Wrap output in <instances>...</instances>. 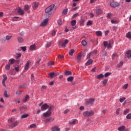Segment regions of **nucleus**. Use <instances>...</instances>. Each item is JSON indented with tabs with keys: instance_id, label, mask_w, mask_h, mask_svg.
Here are the masks:
<instances>
[{
	"instance_id": "nucleus-1",
	"label": "nucleus",
	"mask_w": 131,
	"mask_h": 131,
	"mask_svg": "<svg viewBox=\"0 0 131 131\" xmlns=\"http://www.w3.org/2000/svg\"><path fill=\"white\" fill-rule=\"evenodd\" d=\"M54 8H55V5H51L45 9V13L48 15H52V14H53V10H54Z\"/></svg>"
},
{
	"instance_id": "nucleus-2",
	"label": "nucleus",
	"mask_w": 131,
	"mask_h": 131,
	"mask_svg": "<svg viewBox=\"0 0 131 131\" xmlns=\"http://www.w3.org/2000/svg\"><path fill=\"white\" fill-rule=\"evenodd\" d=\"M94 114H95L94 111H93V110H91L90 111H85L82 113V115L85 117H90L94 115Z\"/></svg>"
},
{
	"instance_id": "nucleus-3",
	"label": "nucleus",
	"mask_w": 131,
	"mask_h": 131,
	"mask_svg": "<svg viewBox=\"0 0 131 131\" xmlns=\"http://www.w3.org/2000/svg\"><path fill=\"white\" fill-rule=\"evenodd\" d=\"M13 120H14V119L13 118H9L8 119V122H9V126L11 127H16V126L17 125V121H15V122H13Z\"/></svg>"
},
{
	"instance_id": "nucleus-4",
	"label": "nucleus",
	"mask_w": 131,
	"mask_h": 131,
	"mask_svg": "<svg viewBox=\"0 0 131 131\" xmlns=\"http://www.w3.org/2000/svg\"><path fill=\"white\" fill-rule=\"evenodd\" d=\"M52 108H53V105L49 106L47 104H44L42 105V106H41V111H43L45 110L48 109V111H52Z\"/></svg>"
},
{
	"instance_id": "nucleus-5",
	"label": "nucleus",
	"mask_w": 131,
	"mask_h": 131,
	"mask_svg": "<svg viewBox=\"0 0 131 131\" xmlns=\"http://www.w3.org/2000/svg\"><path fill=\"white\" fill-rule=\"evenodd\" d=\"M95 13L97 16H99V15H101L103 13V10L100 7H97L95 10Z\"/></svg>"
},
{
	"instance_id": "nucleus-6",
	"label": "nucleus",
	"mask_w": 131,
	"mask_h": 131,
	"mask_svg": "<svg viewBox=\"0 0 131 131\" xmlns=\"http://www.w3.org/2000/svg\"><path fill=\"white\" fill-rule=\"evenodd\" d=\"M48 23H49V18H46L41 23L40 25L41 27H45L48 25Z\"/></svg>"
},
{
	"instance_id": "nucleus-7",
	"label": "nucleus",
	"mask_w": 131,
	"mask_h": 131,
	"mask_svg": "<svg viewBox=\"0 0 131 131\" xmlns=\"http://www.w3.org/2000/svg\"><path fill=\"white\" fill-rule=\"evenodd\" d=\"M103 45L105 48H107V49H111V48H112L111 43H110V42H108L107 41H105L103 42Z\"/></svg>"
},
{
	"instance_id": "nucleus-8",
	"label": "nucleus",
	"mask_w": 131,
	"mask_h": 131,
	"mask_svg": "<svg viewBox=\"0 0 131 131\" xmlns=\"http://www.w3.org/2000/svg\"><path fill=\"white\" fill-rule=\"evenodd\" d=\"M51 115H52V111H48L43 114V117L45 118L49 117Z\"/></svg>"
},
{
	"instance_id": "nucleus-9",
	"label": "nucleus",
	"mask_w": 131,
	"mask_h": 131,
	"mask_svg": "<svg viewBox=\"0 0 131 131\" xmlns=\"http://www.w3.org/2000/svg\"><path fill=\"white\" fill-rule=\"evenodd\" d=\"M94 101L95 100L93 98H90L85 101V104H86V105L93 104Z\"/></svg>"
},
{
	"instance_id": "nucleus-10",
	"label": "nucleus",
	"mask_w": 131,
	"mask_h": 131,
	"mask_svg": "<svg viewBox=\"0 0 131 131\" xmlns=\"http://www.w3.org/2000/svg\"><path fill=\"white\" fill-rule=\"evenodd\" d=\"M17 11L19 15H24V10L21 8H17Z\"/></svg>"
},
{
	"instance_id": "nucleus-11",
	"label": "nucleus",
	"mask_w": 131,
	"mask_h": 131,
	"mask_svg": "<svg viewBox=\"0 0 131 131\" xmlns=\"http://www.w3.org/2000/svg\"><path fill=\"white\" fill-rule=\"evenodd\" d=\"M110 5L113 8H116V7H118V6H119V3L113 2L110 3Z\"/></svg>"
},
{
	"instance_id": "nucleus-12",
	"label": "nucleus",
	"mask_w": 131,
	"mask_h": 131,
	"mask_svg": "<svg viewBox=\"0 0 131 131\" xmlns=\"http://www.w3.org/2000/svg\"><path fill=\"white\" fill-rule=\"evenodd\" d=\"M38 6H39L38 2H34L32 5L33 10H36V8H38Z\"/></svg>"
},
{
	"instance_id": "nucleus-13",
	"label": "nucleus",
	"mask_w": 131,
	"mask_h": 131,
	"mask_svg": "<svg viewBox=\"0 0 131 131\" xmlns=\"http://www.w3.org/2000/svg\"><path fill=\"white\" fill-rule=\"evenodd\" d=\"M50 77H51V78H53L55 77V76H57L58 74L57 73H55V72H51L50 73Z\"/></svg>"
},
{
	"instance_id": "nucleus-14",
	"label": "nucleus",
	"mask_w": 131,
	"mask_h": 131,
	"mask_svg": "<svg viewBox=\"0 0 131 131\" xmlns=\"http://www.w3.org/2000/svg\"><path fill=\"white\" fill-rule=\"evenodd\" d=\"M126 54L127 55L128 59L131 58V50H128L127 52H126Z\"/></svg>"
},
{
	"instance_id": "nucleus-15",
	"label": "nucleus",
	"mask_w": 131,
	"mask_h": 131,
	"mask_svg": "<svg viewBox=\"0 0 131 131\" xmlns=\"http://www.w3.org/2000/svg\"><path fill=\"white\" fill-rule=\"evenodd\" d=\"M69 40H68V39H66L64 40V42L62 43L61 44V47L62 48H65V47H66V43H68Z\"/></svg>"
},
{
	"instance_id": "nucleus-16",
	"label": "nucleus",
	"mask_w": 131,
	"mask_h": 131,
	"mask_svg": "<svg viewBox=\"0 0 131 131\" xmlns=\"http://www.w3.org/2000/svg\"><path fill=\"white\" fill-rule=\"evenodd\" d=\"M82 52H79V54H78V56H77V60L80 61L81 59V57H82Z\"/></svg>"
},
{
	"instance_id": "nucleus-17",
	"label": "nucleus",
	"mask_w": 131,
	"mask_h": 131,
	"mask_svg": "<svg viewBox=\"0 0 131 131\" xmlns=\"http://www.w3.org/2000/svg\"><path fill=\"white\" fill-rule=\"evenodd\" d=\"M65 76H71L72 75V72L71 71H66L64 72Z\"/></svg>"
},
{
	"instance_id": "nucleus-18",
	"label": "nucleus",
	"mask_w": 131,
	"mask_h": 131,
	"mask_svg": "<svg viewBox=\"0 0 131 131\" xmlns=\"http://www.w3.org/2000/svg\"><path fill=\"white\" fill-rule=\"evenodd\" d=\"M95 34L97 35V36H102L103 35V34L102 33V31H97L95 32Z\"/></svg>"
},
{
	"instance_id": "nucleus-19",
	"label": "nucleus",
	"mask_w": 131,
	"mask_h": 131,
	"mask_svg": "<svg viewBox=\"0 0 131 131\" xmlns=\"http://www.w3.org/2000/svg\"><path fill=\"white\" fill-rule=\"evenodd\" d=\"M52 131H60V128L57 126H55L52 127Z\"/></svg>"
},
{
	"instance_id": "nucleus-20",
	"label": "nucleus",
	"mask_w": 131,
	"mask_h": 131,
	"mask_svg": "<svg viewBox=\"0 0 131 131\" xmlns=\"http://www.w3.org/2000/svg\"><path fill=\"white\" fill-rule=\"evenodd\" d=\"M92 63H93V60L90 59L88 61H87L86 63H85V66H88L91 65Z\"/></svg>"
},
{
	"instance_id": "nucleus-21",
	"label": "nucleus",
	"mask_w": 131,
	"mask_h": 131,
	"mask_svg": "<svg viewBox=\"0 0 131 131\" xmlns=\"http://www.w3.org/2000/svg\"><path fill=\"white\" fill-rule=\"evenodd\" d=\"M81 44L83 47H86L88 46V43L85 40H82L81 41Z\"/></svg>"
},
{
	"instance_id": "nucleus-22",
	"label": "nucleus",
	"mask_w": 131,
	"mask_h": 131,
	"mask_svg": "<svg viewBox=\"0 0 131 131\" xmlns=\"http://www.w3.org/2000/svg\"><path fill=\"white\" fill-rule=\"evenodd\" d=\"M125 129V126H121L118 128V131H124Z\"/></svg>"
},
{
	"instance_id": "nucleus-23",
	"label": "nucleus",
	"mask_w": 131,
	"mask_h": 131,
	"mask_svg": "<svg viewBox=\"0 0 131 131\" xmlns=\"http://www.w3.org/2000/svg\"><path fill=\"white\" fill-rule=\"evenodd\" d=\"M9 64L13 65L15 62V59L13 58L9 59Z\"/></svg>"
},
{
	"instance_id": "nucleus-24",
	"label": "nucleus",
	"mask_w": 131,
	"mask_h": 131,
	"mask_svg": "<svg viewBox=\"0 0 131 131\" xmlns=\"http://www.w3.org/2000/svg\"><path fill=\"white\" fill-rule=\"evenodd\" d=\"M29 8H30V6L26 5L25 6L24 8V11H28V10H29Z\"/></svg>"
},
{
	"instance_id": "nucleus-25",
	"label": "nucleus",
	"mask_w": 131,
	"mask_h": 131,
	"mask_svg": "<svg viewBox=\"0 0 131 131\" xmlns=\"http://www.w3.org/2000/svg\"><path fill=\"white\" fill-rule=\"evenodd\" d=\"M126 37H127V38H129V39H131L130 32H129L126 34Z\"/></svg>"
},
{
	"instance_id": "nucleus-26",
	"label": "nucleus",
	"mask_w": 131,
	"mask_h": 131,
	"mask_svg": "<svg viewBox=\"0 0 131 131\" xmlns=\"http://www.w3.org/2000/svg\"><path fill=\"white\" fill-rule=\"evenodd\" d=\"M103 77H104L103 74H101L100 75H97V76L96 77V78H97L98 79H100Z\"/></svg>"
},
{
	"instance_id": "nucleus-27",
	"label": "nucleus",
	"mask_w": 131,
	"mask_h": 131,
	"mask_svg": "<svg viewBox=\"0 0 131 131\" xmlns=\"http://www.w3.org/2000/svg\"><path fill=\"white\" fill-rule=\"evenodd\" d=\"M70 125H74L76 124V120H72V121L69 122Z\"/></svg>"
},
{
	"instance_id": "nucleus-28",
	"label": "nucleus",
	"mask_w": 131,
	"mask_h": 131,
	"mask_svg": "<svg viewBox=\"0 0 131 131\" xmlns=\"http://www.w3.org/2000/svg\"><path fill=\"white\" fill-rule=\"evenodd\" d=\"M57 57L60 60H63L64 58V56L62 54H58V55H57Z\"/></svg>"
},
{
	"instance_id": "nucleus-29",
	"label": "nucleus",
	"mask_w": 131,
	"mask_h": 131,
	"mask_svg": "<svg viewBox=\"0 0 131 131\" xmlns=\"http://www.w3.org/2000/svg\"><path fill=\"white\" fill-rule=\"evenodd\" d=\"M29 61H27L26 65H25V70H27L29 69Z\"/></svg>"
},
{
	"instance_id": "nucleus-30",
	"label": "nucleus",
	"mask_w": 131,
	"mask_h": 131,
	"mask_svg": "<svg viewBox=\"0 0 131 131\" xmlns=\"http://www.w3.org/2000/svg\"><path fill=\"white\" fill-rule=\"evenodd\" d=\"M36 49V45H33L30 47V50H35Z\"/></svg>"
},
{
	"instance_id": "nucleus-31",
	"label": "nucleus",
	"mask_w": 131,
	"mask_h": 131,
	"mask_svg": "<svg viewBox=\"0 0 131 131\" xmlns=\"http://www.w3.org/2000/svg\"><path fill=\"white\" fill-rule=\"evenodd\" d=\"M29 99V95H26L25 99H23V102L26 103V102H27L28 100Z\"/></svg>"
},
{
	"instance_id": "nucleus-32",
	"label": "nucleus",
	"mask_w": 131,
	"mask_h": 131,
	"mask_svg": "<svg viewBox=\"0 0 131 131\" xmlns=\"http://www.w3.org/2000/svg\"><path fill=\"white\" fill-rule=\"evenodd\" d=\"M71 24L72 26H75V25H76V20H72L71 22Z\"/></svg>"
},
{
	"instance_id": "nucleus-33",
	"label": "nucleus",
	"mask_w": 131,
	"mask_h": 131,
	"mask_svg": "<svg viewBox=\"0 0 131 131\" xmlns=\"http://www.w3.org/2000/svg\"><path fill=\"white\" fill-rule=\"evenodd\" d=\"M129 112H130V109H126L124 111V115H126Z\"/></svg>"
},
{
	"instance_id": "nucleus-34",
	"label": "nucleus",
	"mask_w": 131,
	"mask_h": 131,
	"mask_svg": "<svg viewBox=\"0 0 131 131\" xmlns=\"http://www.w3.org/2000/svg\"><path fill=\"white\" fill-rule=\"evenodd\" d=\"M28 117H29V114H23L21 115V119L26 118Z\"/></svg>"
},
{
	"instance_id": "nucleus-35",
	"label": "nucleus",
	"mask_w": 131,
	"mask_h": 131,
	"mask_svg": "<svg viewBox=\"0 0 131 131\" xmlns=\"http://www.w3.org/2000/svg\"><path fill=\"white\" fill-rule=\"evenodd\" d=\"M123 66V61H120L119 63H118V65H117V67L118 68H120Z\"/></svg>"
},
{
	"instance_id": "nucleus-36",
	"label": "nucleus",
	"mask_w": 131,
	"mask_h": 131,
	"mask_svg": "<svg viewBox=\"0 0 131 131\" xmlns=\"http://www.w3.org/2000/svg\"><path fill=\"white\" fill-rule=\"evenodd\" d=\"M111 22L112 24H118V23H119V20H111Z\"/></svg>"
},
{
	"instance_id": "nucleus-37",
	"label": "nucleus",
	"mask_w": 131,
	"mask_h": 131,
	"mask_svg": "<svg viewBox=\"0 0 131 131\" xmlns=\"http://www.w3.org/2000/svg\"><path fill=\"white\" fill-rule=\"evenodd\" d=\"M4 97L5 98H9V95L7 94V90H5V91H4Z\"/></svg>"
},
{
	"instance_id": "nucleus-38",
	"label": "nucleus",
	"mask_w": 131,
	"mask_h": 131,
	"mask_svg": "<svg viewBox=\"0 0 131 131\" xmlns=\"http://www.w3.org/2000/svg\"><path fill=\"white\" fill-rule=\"evenodd\" d=\"M73 80H74V78L73 77H69L68 78V82H72Z\"/></svg>"
},
{
	"instance_id": "nucleus-39",
	"label": "nucleus",
	"mask_w": 131,
	"mask_h": 131,
	"mask_svg": "<svg viewBox=\"0 0 131 131\" xmlns=\"http://www.w3.org/2000/svg\"><path fill=\"white\" fill-rule=\"evenodd\" d=\"M68 13V9H65L62 12L63 15H66Z\"/></svg>"
},
{
	"instance_id": "nucleus-40",
	"label": "nucleus",
	"mask_w": 131,
	"mask_h": 131,
	"mask_svg": "<svg viewBox=\"0 0 131 131\" xmlns=\"http://www.w3.org/2000/svg\"><path fill=\"white\" fill-rule=\"evenodd\" d=\"M74 52L75 51L74 50H72L69 52V55L72 56Z\"/></svg>"
},
{
	"instance_id": "nucleus-41",
	"label": "nucleus",
	"mask_w": 131,
	"mask_h": 131,
	"mask_svg": "<svg viewBox=\"0 0 131 131\" xmlns=\"http://www.w3.org/2000/svg\"><path fill=\"white\" fill-rule=\"evenodd\" d=\"M10 64L8 63L7 64V66H6L5 69L7 70H9L10 69Z\"/></svg>"
},
{
	"instance_id": "nucleus-42",
	"label": "nucleus",
	"mask_w": 131,
	"mask_h": 131,
	"mask_svg": "<svg viewBox=\"0 0 131 131\" xmlns=\"http://www.w3.org/2000/svg\"><path fill=\"white\" fill-rule=\"evenodd\" d=\"M3 77H4V79L2 81H6L7 79V75L5 74L3 75Z\"/></svg>"
},
{
	"instance_id": "nucleus-43",
	"label": "nucleus",
	"mask_w": 131,
	"mask_h": 131,
	"mask_svg": "<svg viewBox=\"0 0 131 131\" xmlns=\"http://www.w3.org/2000/svg\"><path fill=\"white\" fill-rule=\"evenodd\" d=\"M111 75V73L110 72H107L105 74H104V77H107L108 76H109L110 75Z\"/></svg>"
},
{
	"instance_id": "nucleus-44",
	"label": "nucleus",
	"mask_w": 131,
	"mask_h": 131,
	"mask_svg": "<svg viewBox=\"0 0 131 131\" xmlns=\"http://www.w3.org/2000/svg\"><path fill=\"white\" fill-rule=\"evenodd\" d=\"M126 99L125 97H122V98H120V102L121 103H123V102H124Z\"/></svg>"
},
{
	"instance_id": "nucleus-45",
	"label": "nucleus",
	"mask_w": 131,
	"mask_h": 131,
	"mask_svg": "<svg viewBox=\"0 0 131 131\" xmlns=\"http://www.w3.org/2000/svg\"><path fill=\"white\" fill-rule=\"evenodd\" d=\"M24 39H23L22 37H18V42H23V41H24Z\"/></svg>"
},
{
	"instance_id": "nucleus-46",
	"label": "nucleus",
	"mask_w": 131,
	"mask_h": 131,
	"mask_svg": "<svg viewBox=\"0 0 131 131\" xmlns=\"http://www.w3.org/2000/svg\"><path fill=\"white\" fill-rule=\"evenodd\" d=\"M11 38H12V36L7 35L6 37V40H10V39H11Z\"/></svg>"
},
{
	"instance_id": "nucleus-47",
	"label": "nucleus",
	"mask_w": 131,
	"mask_h": 131,
	"mask_svg": "<svg viewBox=\"0 0 131 131\" xmlns=\"http://www.w3.org/2000/svg\"><path fill=\"white\" fill-rule=\"evenodd\" d=\"M127 119H131V113H129L127 114V116L126 117Z\"/></svg>"
},
{
	"instance_id": "nucleus-48",
	"label": "nucleus",
	"mask_w": 131,
	"mask_h": 131,
	"mask_svg": "<svg viewBox=\"0 0 131 131\" xmlns=\"http://www.w3.org/2000/svg\"><path fill=\"white\" fill-rule=\"evenodd\" d=\"M108 82V80L105 79L102 81L103 85H105L106 84L107 82Z\"/></svg>"
},
{
	"instance_id": "nucleus-49",
	"label": "nucleus",
	"mask_w": 131,
	"mask_h": 131,
	"mask_svg": "<svg viewBox=\"0 0 131 131\" xmlns=\"http://www.w3.org/2000/svg\"><path fill=\"white\" fill-rule=\"evenodd\" d=\"M93 24V22L91 21V20H88L87 22L86 25L89 26V25H92Z\"/></svg>"
},
{
	"instance_id": "nucleus-50",
	"label": "nucleus",
	"mask_w": 131,
	"mask_h": 131,
	"mask_svg": "<svg viewBox=\"0 0 131 131\" xmlns=\"http://www.w3.org/2000/svg\"><path fill=\"white\" fill-rule=\"evenodd\" d=\"M30 128H35L36 127V124H32L30 125Z\"/></svg>"
},
{
	"instance_id": "nucleus-51",
	"label": "nucleus",
	"mask_w": 131,
	"mask_h": 131,
	"mask_svg": "<svg viewBox=\"0 0 131 131\" xmlns=\"http://www.w3.org/2000/svg\"><path fill=\"white\" fill-rule=\"evenodd\" d=\"M52 36H55L56 35V31L53 30L51 33Z\"/></svg>"
},
{
	"instance_id": "nucleus-52",
	"label": "nucleus",
	"mask_w": 131,
	"mask_h": 131,
	"mask_svg": "<svg viewBox=\"0 0 131 131\" xmlns=\"http://www.w3.org/2000/svg\"><path fill=\"white\" fill-rule=\"evenodd\" d=\"M54 61H50L49 63H48V66H53L54 65Z\"/></svg>"
},
{
	"instance_id": "nucleus-53",
	"label": "nucleus",
	"mask_w": 131,
	"mask_h": 131,
	"mask_svg": "<svg viewBox=\"0 0 131 131\" xmlns=\"http://www.w3.org/2000/svg\"><path fill=\"white\" fill-rule=\"evenodd\" d=\"M78 16V13H76L72 16V19H74V18H75L76 17H77Z\"/></svg>"
},
{
	"instance_id": "nucleus-54",
	"label": "nucleus",
	"mask_w": 131,
	"mask_h": 131,
	"mask_svg": "<svg viewBox=\"0 0 131 131\" xmlns=\"http://www.w3.org/2000/svg\"><path fill=\"white\" fill-rule=\"evenodd\" d=\"M15 71H16L17 72H19V66H18V67H15Z\"/></svg>"
},
{
	"instance_id": "nucleus-55",
	"label": "nucleus",
	"mask_w": 131,
	"mask_h": 131,
	"mask_svg": "<svg viewBox=\"0 0 131 131\" xmlns=\"http://www.w3.org/2000/svg\"><path fill=\"white\" fill-rule=\"evenodd\" d=\"M57 23L58 25H61L62 24V20H61V19L58 20Z\"/></svg>"
},
{
	"instance_id": "nucleus-56",
	"label": "nucleus",
	"mask_w": 131,
	"mask_h": 131,
	"mask_svg": "<svg viewBox=\"0 0 131 131\" xmlns=\"http://www.w3.org/2000/svg\"><path fill=\"white\" fill-rule=\"evenodd\" d=\"M20 49V50H26V49H27V47L26 46L21 47Z\"/></svg>"
},
{
	"instance_id": "nucleus-57",
	"label": "nucleus",
	"mask_w": 131,
	"mask_h": 131,
	"mask_svg": "<svg viewBox=\"0 0 131 131\" xmlns=\"http://www.w3.org/2000/svg\"><path fill=\"white\" fill-rule=\"evenodd\" d=\"M51 42H48L46 45L47 48H50L51 47Z\"/></svg>"
},
{
	"instance_id": "nucleus-58",
	"label": "nucleus",
	"mask_w": 131,
	"mask_h": 131,
	"mask_svg": "<svg viewBox=\"0 0 131 131\" xmlns=\"http://www.w3.org/2000/svg\"><path fill=\"white\" fill-rule=\"evenodd\" d=\"M128 86V84H125V85H124V86H123V88H124V89H127Z\"/></svg>"
},
{
	"instance_id": "nucleus-59",
	"label": "nucleus",
	"mask_w": 131,
	"mask_h": 131,
	"mask_svg": "<svg viewBox=\"0 0 131 131\" xmlns=\"http://www.w3.org/2000/svg\"><path fill=\"white\" fill-rule=\"evenodd\" d=\"M95 16V14H94V13H90V16H91V18H94Z\"/></svg>"
},
{
	"instance_id": "nucleus-60",
	"label": "nucleus",
	"mask_w": 131,
	"mask_h": 131,
	"mask_svg": "<svg viewBox=\"0 0 131 131\" xmlns=\"http://www.w3.org/2000/svg\"><path fill=\"white\" fill-rule=\"evenodd\" d=\"M83 110H84V107H83V106L79 107V110L83 111Z\"/></svg>"
},
{
	"instance_id": "nucleus-61",
	"label": "nucleus",
	"mask_w": 131,
	"mask_h": 131,
	"mask_svg": "<svg viewBox=\"0 0 131 131\" xmlns=\"http://www.w3.org/2000/svg\"><path fill=\"white\" fill-rule=\"evenodd\" d=\"M119 113H120V109L118 108V110H117L116 111V114L117 115H118L119 114Z\"/></svg>"
},
{
	"instance_id": "nucleus-62",
	"label": "nucleus",
	"mask_w": 131,
	"mask_h": 131,
	"mask_svg": "<svg viewBox=\"0 0 131 131\" xmlns=\"http://www.w3.org/2000/svg\"><path fill=\"white\" fill-rule=\"evenodd\" d=\"M2 85H4V87H6L7 85L5 84V81H2Z\"/></svg>"
},
{
	"instance_id": "nucleus-63",
	"label": "nucleus",
	"mask_w": 131,
	"mask_h": 131,
	"mask_svg": "<svg viewBox=\"0 0 131 131\" xmlns=\"http://www.w3.org/2000/svg\"><path fill=\"white\" fill-rule=\"evenodd\" d=\"M109 32H110V31L106 30L105 32V35H108V33H109Z\"/></svg>"
},
{
	"instance_id": "nucleus-64",
	"label": "nucleus",
	"mask_w": 131,
	"mask_h": 131,
	"mask_svg": "<svg viewBox=\"0 0 131 131\" xmlns=\"http://www.w3.org/2000/svg\"><path fill=\"white\" fill-rule=\"evenodd\" d=\"M68 112H69V110L67 109V110H65V111H64V114H68Z\"/></svg>"
}]
</instances>
